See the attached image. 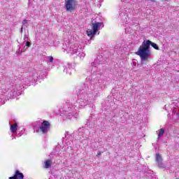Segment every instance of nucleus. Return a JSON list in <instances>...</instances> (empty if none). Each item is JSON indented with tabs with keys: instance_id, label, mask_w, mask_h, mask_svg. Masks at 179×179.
<instances>
[{
	"instance_id": "f257e3e1",
	"label": "nucleus",
	"mask_w": 179,
	"mask_h": 179,
	"mask_svg": "<svg viewBox=\"0 0 179 179\" xmlns=\"http://www.w3.org/2000/svg\"><path fill=\"white\" fill-rule=\"evenodd\" d=\"M97 87L92 85V83H89L87 84H84L81 89L78 90V100L74 104L75 110L78 108H85L87 106H90L93 104V92L97 90Z\"/></svg>"
},
{
	"instance_id": "f03ea898",
	"label": "nucleus",
	"mask_w": 179,
	"mask_h": 179,
	"mask_svg": "<svg viewBox=\"0 0 179 179\" xmlns=\"http://www.w3.org/2000/svg\"><path fill=\"white\" fill-rule=\"evenodd\" d=\"M150 45L155 48V50H159V46L157 44L148 40L144 41L141 45L139 47L138 50L136 52V55L140 56L141 61H146L148 58H150L152 55V52H150Z\"/></svg>"
},
{
	"instance_id": "7ed1b4c3",
	"label": "nucleus",
	"mask_w": 179,
	"mask_h": 179,
	"mask_svg": "<svg viewBox=\"0 0 179 179\" xmlns=\"http://www.w3.org/2000/svg\"><path fill=\"white\" fill-rule=\"evenodd\" d=\"M65 50L67 54H70V55H73V54H76L80 59H83L85 57H86V54L83 52V49L82 48V45L79 43H72L69 42H66V43Z\"/></svg>"
},
{
	"instance_id": "20e7f679",
	"label": "nucleus",
	"mask_w": 179,
	"mask_h": 179,
	"mask_svg": "<svg viewBox=\"0 0 179 179\" xmlns=\"http://www.w3.org/2000/svg\"><path fill=\"white\" fill-rule=\"evenodd\" d=\"M60 113L64 115H66L69 120H71L73 117H76V110L75 106L69 102H66L60 107Z\"/></svg>"
},
{
	"instance_id": "39448f33",
	"label": "nucleus",
	"mask_w": 179,
	"mask_h": 179,
	"mask_svg": "<svg viewBox=\"0 0 179 179\" xmlns=\"http://www.w3.org/2000/svg\"><path fill=\"white\" fill-rule=\"evenodd\" d=\"M101 57H96L94 62L91 63L90 71L92 75H99L101 71Z\"/></svg>"
},
{
	"instance_id": "423d86ee",
	"label": "nucleus",
	"mask_w": 179,
	"mask_h": 179,
	"mask_svg": "<svg viewBox=\"0 0 179 179\" xmlns=\"http://www.w3.org/2000/svg\"><path fill=\"white\" fill-rule=\"evenodd\" d=\"M101 26H103V22L92 23V29H88L87 31V36H91V40H93V38H94V36H96L97 31L100 30V27H101Z\"/></svg>"
},
{
	"instance_id": "0eeeda50",
	"label": "nucleus",
	"mask_w": 179,
	"mask_h": 179,
	"mask_svg": "<svg viewBox=\"0 0 179 179\" xmlns=\"http://www.w3.org/2000/svg\"><path fill=\"white\" fill-rule=\"evenodd\" d=\"M34 130L36 132H42L43 134H47L50 131V122L44 120L41 123L40 127L34 125Z\"/></svg>"
},
{
	"instance_id": "6e6552de",
	"label": "nucleus",
	"mask_w": 179,
	"mask_h": 179,
	"mask_svg": "<svg viewBox=\"0 0 179 179\" xmlns=\"http://www.w3.org/2000/svg\"><path fill=\"white\" fill-rule=\"evenodd\" d=\"M38 78H40V76H38V73L34 71L32 73H30L29 77H25L23 79H22V83L24 85H30L31 82H33V80H37Z\"/></svg>"
},
{
	"instance_id": "1a4fd4ad",
	"label": "nucleus",
	"mask_w": 179,
	"mask_h": 179,
	"mask_svg": "<svg viewBox=\"0 0 179 179\" xmlns=\"http://www.w3.org/2000/svg\"><path fill=\"white\" fill-rule=\"evenodd\" d=\"M76 5V0H66L65 1V8L68 12H72V10H75Z\"/></svg>"
},
{
	"instance_id": "9d476101",
	"label": "nucleus",
	"mask_w": 179,
	"mask_h": 179,
	"mask_svg": "<svg viewBox=\"0 0 179 179\" xmlns=\"http://www.w3.org/2000/svg\"><path fill=\"white\" fill-rule=\"evenodd\" d=\"M17 87L16 85H11L10 88L8 90L7 92L8 94L9 99H15L16 95L17 94Z\"/></svg>"
},
{
	"instance_id": "9b49d317",
	"label": "nucleus",
	"mask_w": 179,
	"mask_h": 179,
	"mask_svg": "<svg viewBox=\"0 0 179 179\" xmlns=\"http://www.w3.org/2000/svg\"><path fill=\"white\" fill-rule=\"evenodd\" d=\"M156 162L157 165L160 169H164V165H163V159L162 158V155L160 154H156Z\"/></svg>"
},
{
	"instance_id": "f8f14e48",
	"label": "nucleus",
	"mask_w": 179,
	"mask_h": 179,
	"mask_svg": "<svg viewBox=\"0 0 179 179\" xmlns=\"http://www.w3.org/2000/svg\"><path fill=\"white\" fill-rule=\"evenodd\" d=\"M87 132L88 131H87L83 134H79V136L77 137V141H80V142H81V143H83V142L84 141H87V139H89V136H87V134H87Z\"/></svg>"
},
{
	"instance_id": "ddd939ff",
	"label": "nucleus",
	"mask_w": 179,
	"mask_h": 179,
	"mask_svg": "<svg viewBox=\"0 0 179 179\" xmlns=\"http://www.w3.org/2000/svg\"><path fill=\"white\" fill-rule=\"evenodd\" d=\"M23 178H24V175H23V173H20V171H16L14 176L9 178V179H23Z\"/></svg>"
},
{
	"instance_id": "4468645a",
	"label": "nucleus",
	"mask_w": 179,
	"mask_h": 179,
	"mask_svg": "<svg viewBox=\"0 0 179 179\" xmlns=\"http://www.w3.org/2000/svg\"><path fill=\"white\" fill-rule=\"evenodd\" d=\"M65 138H66V145L67 146H70V148H72V146H71V143H72V141H69V138H71V135H69V132H66L65 134Z\"/></svg>"
},
{
	"instance_id": "2eb2a0df",
	"label": "nucleus",
	"mask_w": 179,
	"mask_h": 179,
	"mask_svg": "<svg viewBox=\"0 0 179 179\" xmlns=\"http://www.w3.org/2000/svg\"><path fill=\"white\" fill-rule=\"evenodd\" d=\"M10 131L13 133H15L16 131H17V123H15L13 125H10Z\"/></svg>"
},
{
	"instance_id": "dca6fc26",
	"label": "nucleus",
	"mask_w": 179,
	"mask_h": 179,
	"mask_svg": "<svg viewBox=\"0 0 179 179\" xmlns=\"http://www.w3.org/2000/svg\"><path fill=\"white\" fill-rule=\"evenodd\" d=\"M163 135H164V129H160L159 132L158 134L157 140L159 141L160 139V138H162V136H163Z\"/></svg>"
},
{
	"instance_id": "f3484780",
	"label": "nucleus",
	"mask_w": 179,
	"mask_h": 179,
	"mask_svg": "<svg viewBox=\"0 0 179 179\" xmlns=\"http://www.w3.org/2000/svg\"><path fill=\"white\" fill-rule=\"evenodd\" d=\"M46 62H49L50 64H52V62H54V57H52V56H47Z\"/></svg>"
},
{
	"instance_id": "a211bd4d",
	"label": "nucleus",
	"mask_w": 179,
	"mask_h": 179,
	"mask_svg": "<svg viewBox=\"0 0 179 179\" xmlns=\"http://www.w3.org/2000/svg\"><path fill=\"white\" fill-rule=\"evenodd\" d=\"M52 162L51 160L48 159L45 162V169H50V167H51V164H52Z\"/></svg>"
},
{
	"instance_id": "6ab92c4d",
	"label": "nucleus",
	"mask_w": 179,
	"mask_h": 179,
	"mask_svg": "<svg viewBox=\"0 0 179 179\" xmlns=\"http://www.w3.org/2000/svg\"><path fill=\"white\" fill-rule=\"evenodd\" d=\"M25 45L26 46L24 47V49L21 50V52H24V50H27V47H30V42H29V41H27Z\"/></svg>"
},
{
	"instance_id": "aec40b11",
	"label": "nucleus",
	"mask_w": 179,
	"mask_h": 179,
	"mask_svg": "<svg viewBox=\"0 0 179 179\" xmlns=\"http://www.w3.org/2000/svg\"><path fill=\"white\" fill-rule=\"evenodd\" d=\"M64 72H66V73H68L69 75H71L72 73L71 69H64Z\"/></svg>"
},
{
	"instance_id": "412c9836",
	"label": "nucleus",
	"mask_w": 179,
	"mask_h": 179,
	"mask_svg": "<svg viewBox=\"0 0 179 179\" xmlns=\"http://www.w3.org/2000/svg\"><path fill=\"white\" fill-rule=\"evenodd\" d=\"M171 106H175L176 107H179V102L177 101H175L171 103Z\"/></svg>"
},
{
	"instance_id": "4be33fe9",
	"label": "nucleus",
	"mask_w": 179,
	"mask_h": 179,
	"mask_svg": "<svg viewBox=\"0 0 179 179\" xmlns=\"http://www.w3.org/2000/svg\"><path fill=\"white\" fill-rule=\"evenodd\" d=\"M83 131H85V129H84L83 127H80V128L78 129V134H80H80H83V133H82Z\"/></svg>"
},
{
	"instance_id": "5701e85b",
	"label": "nucleus",
	"mask_w": 179,
	"mask_h": 179,
	"mask_svg": "<svg viewBox=\"0 0 179 179\" xmlns=\"http://www.w3.org/2000/svg\"><path fill=\"white\" fill-rule=\"evenodd\" d=\"M29 41V36H27V34H24V43Z\"/></svg>"
},
{
	"instance_id": "b1692460",
	"label": "nucleus",
	"mask_w": 179,
	"mask_h": 179,
	"mask_svg": "<svg viewBox=\"0 0 179 179\" xmlns=\"http://www.w3.org/2000/svg\"><path fill=\"white\" fill-rule=\"evenodd\" d=\"M172 114H177V108H173Z\"/></svg>"
},
{
	"instance_id": "393cba45",
	"label": "nucleus",
	"mask_w": 179,
	"mask_h": 179,
	"mask_svg": "<svg viewBox=\"0 0 179 179\" xmlns=\"http://www.w3.org/2000/svg\"><path fill=\"white\" fill-rule=\"evenodd\" d=\"M122 2H124V3H129L131 0H122Z\"/></svg>"
},
{
	"instance_id": "a878e982",
	"label": "nucleus",
	"mask_w": 179,
	"mask_h": 179,
	"mask_svg": "<svg viewBox=\"0 0 179 179\" xmlns=\"http://www.w3.org/2000/svg\"><path fill=\"white\" fill-rule=\"evenodd\" d=\"M22 24H23V27H24V24H27V20H24L22 21Z\"/></svg>"
},
{
	"instance_id": "bb28decb",
	"label": "nucleus",
	"mask_w": 179,
	"mask_h": 179,
	"mask_svg": "<svg viewBox=\"0 0 179 179\" xmlns=\"http://www.w3.org/2000/svg\"><path fill=\"white\" fill-rule=\"evenodd\" d=\"M122 16H125V13L124 12L120 13V17H122Z\"/></svg>"
},
{
	"instance_id": "cd10ccee",
	"label": "nucleus",
	"mask_w": 179,
	"mask_h": 179,
	"mask_svg": "<svg viewBox=\"0 0 179 179\" xmlns=\"http://www.w3.org/2000/svg\"><path fill=\"white\" fill-rule=\"evenodd\" d=\"M3 104V102L2 101V98L0 96V106H2Z\"/></svg>"
},
{
	"instance_id": "c85d7f7f",
	"label": "nucleus",
	"mask_w": 179,
	"mask_h": 179,
	"mask_svg": "<svg viewBox=\"0 0 179 179\" xmlns=\"http://www.w3.org/2000/svg\"><path fill=\"white\" fill-rule=\"evenodd\" d=\"M101 152H99L97 153V156H101Z\"/></svg>"
},
{
	"instance_id": "c756f323",
	"label": "nucleus",
	"mask_w": 179,
	"mask_h": 179,
	"mask_svg": "<svg viewBox=\"0 0 179 179\" xmlns=\"http://www.w3.org/2000/svg\"><path fill=\"white\" fill-rule=\"evenodd\" d=\"M21 33H23V27H21Z\"/></svg>"
},
{
	"instance_id": "7c9ffc66",
	"label": "nucleus",
	"mask_w": 179,
	"mask_h": 179,
	"mask_svg": "<svg viewBox=\"0 0 179 179\" xmlns=\"http://www.w3.org/2000/svg\"><path fill=\"white\" fill-rule=\"evenodd\" d=\"M176 115H178V117H179V113H176Z\"/></svg>"
},
{
	"instance_id": "2f4dec72",
	"label": "nucleus",
	"mask_w": 179,
	"mask_h": 179,
	"mask_svg": "<svg viewBox=\"0 0 179 179\" xmlns=\"http://www.w3.org/2000/svg\"><path fill=\"white\" fill-rule=\"evenodd\" d=\"M150 1H152V2H155V0H150Z\"/></svg>"
},
{
	"instance_id": "473e14b6",
	"label": "nucleus",
	"mask_w": 179,
	"mask_h": 179,
	"mask_svg": "<svg viewBox=\"0 0 179 179\" xmlns=\"http://www.w3.org/2000/svg\"><path fill=\"white\" fill-rule=\"evenodd\" d=\"M165 110H167V108H166V106H165Z\"/></svg>"
},
{
	"instance_id": "72a5a7b5",
	"label": "nucleus",
	"mask_w": 179,
	"mask_h": 179,
	"mask_svg": "<svg viewBox=\"0 0 179 179\" xmlns=\"http://www.w3.org/2000/svg\"><path fill=\"white\" fill-rule=\"evenodd\" d=\"M12 136V138H13H13H13V136Z\"/></svg>"
}]
</instances>
